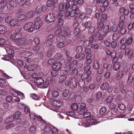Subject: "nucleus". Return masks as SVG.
Instances as JSON below:
<instances>
[{"mask_svg": "<svg viewBox=\"0 0 134 134\" xmlns=\"http://www.w3.org/2000/svg\"><path fill=\"white\" fill-rule=\"evenodd\" d=\"M77 82V81L74 78H70L69 80L65 81L64 83L66 86H69L71 88H73L76 87Z\"/></svg>", "mask_w": 134, "mask_h": 134, "instance_id": "nucleus-1", "label": "nucleus"}, {"mask_svg": "<svg viewBox=\"0 0 134 134\" xmlns=\"http://www.w3.org/2000/svg\"><path fill=\"white\" fill-rule=\"evenodd\" d=\"M72 10L70 12V16L72 17L75 16V15L78 14L79 13V9L77 5H74L71 7Z\"/></svg>", "mask_w": 134, "mask_h": 134, "instance_id": "nucleus-2", "label": "nucleus"}, {"mask_svg": "<svg viewBox=\"0 0 134 134\" xmlns=\"http://www.w3.org/2000/svg\"><path fill=\"white\" fill-rule=\"evenodd\" d=\"M43 25V23L40 17H37L35 19V22L34 25V28L38 29Z\"/></svg>", "mask_w": 134, "mask_h": 134, "instance_id": "nucleus-3", "label": "nucleus"}, {"mask_svg": "<svg viewBox=\"0 0 134 134\" xmlns=\"http://www.w3.org/2000/svg\"><path fill=\"white\" fill-rule=\"evenodd\" d=\"M24 29L25 30H27L29 32L33 31L34 30L33 27V24L32 22L27 23L23 27Z\"/></svg>", "mask_w": 134, "mask_h": 134, "instance_id": "nucleus-4", "label": "nucleus"}, {"mask_svg": "<svg viewBox=\"0 0 134 134\" xmlns=\"http://www.w3.org/2000/svg\"><path fill=\"white\" fill-rule=\"evenodd\" d=\"M87 110L86 104L84 103H82L80 105L79 110L78 111L77 113L79 115H82L85 112L87 111Z\"/></svg>", "mask_w": 134, "mask_h": 134, "instance_id": "nucleus-5", "label": "nucleus"}, {"mask_svg": "<svg viewBox=\"0 0 134 134\" xmlns=\"http://www.w3.org/2000/svg\"><path fill=\"white\" fill-rule=\"evenodd\" d=\"M128 72L127 68H126L125 69H124V71L122 70H120L117 74L116 80L118 81L122 77L125 73L127 74Z\"/></svg>", "mask_w": 134, "mask_h": 134, "instance_id": "nucleus-6", "label": "nucleus"}, {"mask_svg": "<svg viewBox=\"0 0 134 134\" xmlns=\"http://www.w3.org/2000/svg\"><path fill=\"white\" fill-rule=\"evenodd\" d=\"M18 40L17 44L20 47H23L24 46H27L29 43H28V41L26 40L25 38H20Z\"/></svg>", "mask_w": 134, "mask_h": 134, "instance_id": "nucleus-7", "label": "nucleus"}, {"mask_svg": "<svg viewBox=\"0 0 134 134\" xmlns=\"http://www.w3.org/2000/svg\"><path fill=\"white\" fill-rule=\"evenodd\" d=\"M55 15L52 13H49L47 14L46 18L47 22L51 23L54 21L55 20Z\"/></svg>", "mask_w": 134, "mask_h": 134, "instance_id": "nucleus-8", "label": "nucleus"}, {"mask_svg": "<svg viewBox=\"0 0 134 134\" xmlns=\"http://www.w3.org/2000/svg\"><path fill=\"white\" fill-rule=\"evenodd\" d=\"M48 92L49 93L50 97L51 98L50 99H53L54 97H57L59 95V92L58 91L54 90H51V88H49L48 91Z\"/></svg>", "mask_w": 134, "mask_h": 134, "instance_id": "nucleus-9", "label": "nucleus"}, {"mask_svg": "<svg viewBox=\"0 0 134 134\" xmlns=\"http://www.w3.org/2000/svg\"><path fill=\"white\" fill-rule=\"evenodd\" d=\"M85 123L86 124V125L84 126L85 127H89L91 125L97 123V120L95 119H89L87 121H86Z\"/></svg>", "mask_w": 134, "mask_h": 134, "instance_id": "nucleus-10", "label": "nucleus"}, {"mask_svg": "<svg viewBox=\"0 0 134 134\" xmlns=\"http://www.w3.org/2000/svg\"><path fill=\"white\" fill-rule=\"evenodd\" d=\"M17 2L15 1H10L9 4L7 6V8L8 9H12L13 8L16 6Z\"/></svg>", "mask_w": 134, "mask_h": 134, "instance_id": "nucleus-11", "label": "nucleus"}, {"mask_svg": "<svg viewBox=\"0 0 134 134\" xmlns=\"http://www.w3.org/2000/svg\"><path fill=\"white\" fill-rule=\"evenodd\" d=\"M95 33L96 37H98V39L99 40H101L104 39L107 35V34H101L99 31H97Z\"/></svg>", "mask_w": 134, "mask_h": 134, "instance_id": "nucleus-12", "label": "nucleus"}, {"mask_svg": "<svg viewBox=\"0 0 134 134\" xmlns=\"http://www.w3.org/2000/svg\"><path fill=\"white\" fill-rule=\"evenodd\" d=\"M52 77L51 76L48 77L46 79V81L43 83V87L42 86V88H46L49 85V82H51L52 80Z\"/></svg>", "mask_w": 134, "mask_h": 134, "instance_id": "nucleus-13", "label": "nucleus"}, {"mask_svg": "<svg viewBox=\"0 0 134 134\" xmlns=\"http://www.w3.org/2000/svg\"><path fill=\"white\" fill-rule=\"evenodd\" d=\"M44 9L43 5L41 4L37 5L36 9V13L39 14L43 11Z\"/></svg>", "mask_w": 134, "mask_h": 134, "instance_id": "nucleus-14", "label": "nucleus"}, {"mask_svg": "<svg viewBox=\"0 0 134 134\" xmlns=\"http://www.w3.org/2000/svg\"><path fill=\"white\" fill-rule=\"evenodd\" d=\"M62 66L60 62L56 63L53 65V69L55 71H58L60 69Z\"/></svg>", "mask_w": 134, "mask_h": 134, "instance_id": "nucleus-15", "label": "nucleus"}, {"mask_svg": "<svg viewBox=\"0 0 134 134\" xmlns=\"http://www.w3.org/2000/svg\"><path fill=\"white\" fill-rule=\"evenodd\" d=\"M100 66L99 61L98 60H95L93 62L92 67L95 70H97Z\"/></svg>", "mask_w": 134, "mask_h": 134, "instance_id": "nucleus-16", "label": "nucleus"}, {"mask_svg": "<svg viewBox=\"0 0 134 134\" xmlns=\"http://www.w3.org/2000/svg\"><path fill=\"white\" fill-rule=\"evenodd\" d=\"M15 65L19 69L21 68L24 65L23 62L21 60L17 59L15 61Z\"/></svg>", "mask_w": 134, "mask_h": 134, "instance_id": "nucleus-17", "label": "nucleus"}, {"mask_svg": "<svg viewBox=\"0 0 134 134\" xmlns=\"http://www.w3.org/2000/svg\"><path fill=\"white\" fill-rule=\"evenodd\" d=\"M121 66V65L119 62H115L113 65V68L114 70L115 71L119 70Z\"/></svg>", "mask_w": 134, "mask_h": 134, "instance_id": "nucleus-18", "label": "nucleus"}, {"mask_svg": "<svg viewBox=\"0 0 134 134\" xmlns=\"http://www.w3.org/2000/svg\"><path fill=\"white\" fill-rule=\"evenodd\" d=\"M85 66L84 70L86 71V72H87V74H91V71L90 69H91V66L90 64H86L85 63L84 64Z\"/></svg>", "mask_w": 134, "mask_h": 134, "instance_id": "nucleus-19", "label": "nucleus"}, {"mask_svg": "<svg viewBox=\"0 0 134 134\" xmlns=\"http://www.w3.org/2000/svg\"><path fill=\"white\" fill-rule=\"evenodd\" d=\"M35 83L38 85H42L44 82V80L41 78L39 77L36 79L34 81Z\"/></svg>", "mask_w": 134, "mask_h": 134, "instance_id": "nucleus-20", "label": "nucleus"}, {"mask_svg": "<svg viewBox=\"0 0 134 134\" xmlns=\"http://www.w3.org/2000/svg\"><path fill=\"white\" fill-rule=\"evenodd\" d=\"M60 101L57 100H52L50 102V103L54 106L59 107L60 105Z\"/></svg>", "mask_w": 134, "mask_h": 134, "instance_id": "nucleus-21", "label": "nucleus"}, {"mask_svg": "<svg viewBox=\"0 0 134 134\" xmlns=\"http://www.w3.org/2000/svg\"><path fill=\"white\" fill-rule=\"evenodd\" d=\"M91 54H87L86 58V60L85 63L88 64L91 63L92 62V59L91 58Z\"/></svg>", "mask_w": 134, "mask_h": 134, "instance_id": "nucleus-22", "label": "nucleus"}, {"mask_svg": "<svg viewBox=\"0 0 134 134\" xmlns=\"http://www.w3.org/2000/svg\"><path fill=\"white\" fill-rule=\"evenodd\" d=\"M109 87V85L106 82L102 83L100 86V88L102 90H106Z\"/></svg>", "mask_w": 134, "mask_h": 134, "instance_id": "nucleus-23", "label": "nucleus"}, {"mask_svg": "<svg viewBox=\"0 0 134 134\" xmlns=\"http://www.w3.org/2000/svg\"><path fill=\"white\" fill-rule=\"evenodd\" d=\"M53 40H47L46 42V45L47 46L49 47V48L51 49H54V46L52 44V41Z\"/></svg>", "mask_w": 134, "mask_h": 134, "instance_id": "nucleus-24", "label": "nucleus"}, {"mask_svg": "<svg viewBox=\"0 0 134 134\" xmlns=\"http://www.w3.org/2000/svg\"><path fill=\"white\" fill-rule=\"evenodd\" d=\"M7 0H2L0 1V9H2L4 8L7 3Z\"/></svg>", "mask_w": 134, "mask_h": 134, "instance_id": "nucleus-25", "label": "nucleus"}, {"mask_svg": "<svg viewBox=\"0 0 134 134\" xmlns=\"http://www.w3.org/2000/svg\"><path fill=\"white\" fill-rule=\"evenodd\" d=\"M120 11L121 13H123L126 16L129 13L128 10L126 9L125 8L123 7L122 8L120 9Z\"/></svg>", "mask_w": 134, "mask_h": 134, "instance_id": "nucleus-26", "label": "nucleus"}, {"mask_svg": "<svg viewBox=\"0 0 134 134\" xmlns=\"http://www.w3.org/2000/svg\"><path fill=\"white\" fill-rule=\"evenodd\" d=\"M100 21L102 22H105L107 20L108 18L107 15L105 13H102L100 16Z\"/></svg>", "mask_w": 134, "mask_h": 134, "instance_id": "nucleus-27", "label": "nucleus"}, {"mask_svg": "<svg viewBox=\"0 0 134 134\" xmlns=\"http://www.w3.org/2000/svg\"><path fill=\"white\" fill-rule=\"evenodd\" d=\"M7 30V28L6 26L3 25H0V34H4Z\"/></svg>", "mask_w": 134, "mask_h": 134, "instance_id": "nucleus-28", "label": "nucleus"}, {"mask_svg": "<svg viewBox=\"0 0 134 134\" xmlns=\"http://www.w3.org/2000/svg\"><path fill=\"white\" fill-rule=\"evenodd\" d=\"M58 9L60 12L64 11L66 10L65 5L63 3H61L59 5Z\"/></svg>", "mask_w": 134, "mask_h": 134, "instance_id": "nucleus-29", "label": "nucleus"}, {"mask_svg": "<svg viewBox=\"0 0 134 134\" xmlns=\"http://www.w3.org/2000/svg\"><path fill=\"white\" fill-rule=\"evenodd\" d=\"M83 47L81 45L77 46L76 49V51L77 53L80 54L83 51Z\"/></svg>", "mask_w": 134, "mask_h": 134, "instance_id": "nucleus-30", "label": "nucleus"}, {"mask_svg": "<svg viewBox=\"0 0 134 134\" xmlns=\"http://www.w3.org/2000/svg\"><path fill=\"white\" fill-rule=\"evenodd\" d=\"M51 126L50 125H45L44 127V131L47 132H50L52 129Z\"/></svg>", "mask_w": 134, "mask_h": 134, "instance_id": "nucleus-31", "label": "nucleus"}, {"mask_svg": "<svg viewBox=\"0 0 134 134\" xmlns=\"http://www.w3.org/2000/svg\"><path fill=\"white\" fill-rule=\"evenodd\" d=\"M65 40V38L62 35H59L57 36L56 38V40L57 42H63Z\"/></svg>", "mask_w": 134, "mask_h": 134, "instance_id": "nucleus-32", "label": "nucleus"}, {"mask_svg": "<svg viewBox=\"0 0 134 134\" xmlns=\"http://www.w3.org/2000/svg\"><path fill=\"white\" fill-rule=\"evenodd\" d=\"M14 93H12V95L14 96V95H15V97L16 96L18 95H19L21 97V99H22L24 97V95L23 93L20 92H17V93H16V92L14 91Z\"/></svg>", "mask_w": 134, "mask_h": 134, "instance_id": "nucleus-33", "label": "nucleus"}, {"mask_svg": "<svg viewBox=\"0 0 134 134\" xmlns=\"http://www.w3.org/2000/svg\"><path fill=\"white\" fill-rule=\"evenodd\" d=\"M10 37L12 39L17 40L19 39L21 37L18 36L17 35L14 33V34H12L10 35Z\"/></svg>", "mask_w": 134, "mask_h": 134, "instance_id": "nucleus-34", "label": "nucleus"}, {"mask_svg": "<svg viewBox=\"0 0 134 134\" xmlns=\"http://www.w3.org/2000/svg\"><path fill=\"white\" fill-rule=\"evenodd\" d=\"M70 63L71 62L70 61H68L66 63L65 66L66 69L69 71L71 70Z\"/></svg>", "mask_w": 134, "mask_h": 134, "instance_id": "nucleus-35", "label": "nucleus"}, {"mask_svg": "<svg viewBox=\"0 0 134 134\" xmlns=\"http://www.w3.org/2000/svg\"><path fill=\"white\" fill-rule=\"evenodd\" d=\"M36 131V127L33 126L31 127L29 129V133L30 134H34Z\"/></svg>", "mask_w": 134, "mask_h": 134, "instance_id": "nucleus-36", "label": "nucleus"}, {"mask_svg": "<svg viewBox=\"0 0 134 134\" xmlns=\"http://www.w3.org/2000/svg\"><path fill=\"white\" fill-rule=\"evenodd\" d=\"M24 57H28L31 56L32 54V53L30 51H26L25 52H23L22 54Z\"/></svg>", "mask_w": 134, "mask_h": 134, "instance_id": "nucleus-37", "label": "nucleus"}, {"mask_svg": "<svg viewBox=\"0 0 134 134\" xmlns=\"http://www.w3.org/2000/svg\"><path fill=\"white\" fill-rule=\"evenodd\" d=\"M104 26V24L102 22H99L97 26L98 30L100 31H101Z\"/></svg>", "mask_w": 134, "mask_h": 134, "instance_id": "nucleus-38", "label": "nucleus"}, {"mask_svg": "<svg viewBox=\"0 0 134 134\" xmlns=\"http://www.w3.org/2000/svg\"><path fill=\"white\" fill-rule=\"evenodd\" d=\"M127 28L129 30L134 29V21L129 23L128 25Z\"/></svg>", "mask_w": 134, "mask_h": 134, "instance_id": "nucleus-39", "label": "nucleus"}, {"mask_svg": "<svg viewBox=\"0 0 134 134\" xmlns=\"http://www.w3.org/2000/svg\"><path fill=\"white\" fill-rule=\"evenodd\" d=\"M107 111V109L105 107H103L101 108L99 110L100 114L101 115H104Z\"/></svg>", "mask_w": 134, "mask_h": 134, "instance_id": "nucleus-40", "label": "nucleus"}, {"mask_svg": "<svg viewBox=\"0 0 134 134\" xmlns=\"http://www.w3.org/2000/svg\"><path fill=\"white\" fill-rule=\"evenodd\" d=\"M133 41L132 37H130L126 40V44L127 46H129L132 44Z\"/></svg>", "mask_w": 134, "mask_h": 134, "instance_id": "nucleus-41", "label": "nucleus"}, {"mask_svg": "<svg viewBox=\"0 0 134 134\" xmlns=\"http://www.w3.org/2000/svg\"><path fill=\"white\" fill-rule=\"evenodd\" d=\"M18 21V20L17 19L12 18L10 23V24L12 26H14L17 24Z\"/></svg>", "mask_w": 134, "mask_h": 134, "instance_id": "nucleus-42", "label": "nucleus"}, {"mask_svg": "<svg viewBox=\"0 0 134 134\" xmlns=\"http://www.w3.org/2000/svg\"><path fill=\"white\" fill-rule=\"evenodd\" d=\"M21 30V29L20 27L17 28L15 30V33L18 36L21 37L22 36Z\"/></svg>", "mask_w": 134, "mask_h": 134, "instance_id": "nucleus-43", "label": "nucleus"}, {"mask_svg": "<svg viewBox=\"0 0 134 134\" xmlns=\"http://www.w3.org/2000/svg\"><path fill=\"white\" fill-rule=\"evenodd\" d=\"M71 109L74 111L76 110L78 108V106L77 104L76 103H73L72 104L71 106Z\"/></svg>", "mask_w": 134, "mask_h": 134, "instance_id": "nucleus-44", "label": "nucleus"}, {"mask_svg": "<svg viewBox=\"0 0 134 134\" xmlns=\"http://www.w3.org/2000/svg\"><path fill=\"white\" fill-rule=\"evenodd\" d=\"M21 115V113L19 111H16L13 115V118L14 119H16L20 116Z\"/></svg>", "mask_w": 134, "mask_h": 134, "instance_id": "nucleus-45", "label": "nucleus"}, {"mask_svg": "<svg viewBox=\"0 0 134 134\" xmlns=\"http://www.w3.org/2000/svg\"><path fill=\"white\" fill-rule=\"evenodd\" d=\"M67 78V77H66L65 76H64L61 75L59 78V83H62L66 80Z\"/></svg>", "mask_w": 134, "mask_h": 134, "instance_id": "nucleus-46", "label": "nucleus"}, {"mask_svg": "<svg viewBox=\"0 0 134 134\" xmlns=\"http://www.w3.org/2000/svg\"><path fill=\"white\" fill-rule=\"evenodd\" d=\"M109 30V26L108 25H105L104 27L103 30V31L104 32V33L107 34Z\"/></svg>", "mask_w": 134, "mask_h": 134, "instance_id": "nucleus-47", "label": "nucleus"}, {"mask_svg": "<svg viewBox=\"0 0 134 134\" xmlns=\"http://www.w3.org/2000/svg\"><path fill=\"white\" fill-rule=\"evenodd\" d=\"M78 85L81 87L82 88L85 85V81L82 80H79L78 82Z\"/></svg>", "mask_w": 134, "mask_h": 134, "instance_id": "nucleus-48", "label": "nucleus"}, {"mask_svg": "<svg viewBox=\"0 0 134 134\" xmlns=\"http://www.w3.org/2000/svg\"><path fill=\"white\" fill-rule=\"evenodd\" d=\"M118 107L120 110H123L125 109L126 106L122 103H120L119 104Z\"/></svg>", "mask_w": 134, "mask_h": 134, "instance_id": "nucleus-49", "label": "nucleus"}, {"mask_svg": "<svg viewBox=\"0 0 134 134\" xmlns=\"http://www.w3.org/2000/svg\"><path fill=\"white\" fill-rule=\"evenodd\" d=\"M64 23L63 19H58V26L59 27H61L63 25Z\"/></svg>", "mask_w": 134, "mask_h": 134, "instance_id": "nucleus-50", "label": "nucleus"}, {"mask_svg": "<svg viewBox=\"0 0 134 134\" xmlns=\"http://www.w3.org/2000/svg\"><path fill=\"white\" fill-rule=\"evenodd\" d=\"M95 31V28L93 26H91L89 27L88 33L89 34H92Z\"/></svg>", "mask_w": 134, "mask_h": 134, "instance_id": "nucleus-51", "label": "nucleus"}, {"mask_svg": "<svg viewBox=\"0 0 134 134\" xmlns=\"http://www.w3.org/2000/svg\"><path fill=\"white\" fill-rule=\"evenodd\" d=\"M52 127V134H57L58 133V129L53 126H51Z\"/></svg>", "mask_w": 134, "mask_h": 134, "instance_id": "nucleus-52", "label": "nucleus"}, {"mask_svg": "<svg viewBox=\"0 0 134 134\" xmlns=\"http://www.w3.org/2000/svg\"><path fill=\"white\" fill-rule=\"evenodd\" d=\"M96 98L97 99H100L102 96V93L100 91H99L95 94Z\"/></svg>", "mask_w": 134, "mask_h": 134, "instance_id": "nucleus-53", "label": "nucleus"}, {"mask_svg": "<svg viewBox=\"0 0 134 134\" xmlns=\"http://www.w3.org/2000/svg\"><path fill=\"white\" fill-rule=\"evenodd\" d=\"M73 64H74L76 65L77 64V66H79V68L81 67L83 65V64L82 63H81L80 64L79 63L78 64V61L77 60L75 59L73 61Z\"/></svg>", "mask_w": 134, "mask_h": 134, "instance_id": "nucleus-54", "label": "nucleus"}, {"mask_svg": "<svg viewBox=\"0 0 134 134\" xmlns=\"http://www.w3.org/2000/svg\"><path fill=\"white\" fill-rule=\"evenodd\" d=\"M26 16L25 15L22 14L20 15L18 17V19L20 20H22L26 19Z\"/></svg>", "mask_w": 134, "mask_h": 134, "instance_id": "nucleus-55", "label": "nucleus"}, {"mask_svg": "<svg viewBox=\"0 0 134 134\" xmlns=\"http://www.w3.org/2000/svg\"><path fill=\"white\" fill-rule=\"evenodd\" d=\"M131 51V48L129 47L125 49L124 52V54L125 55V56L128 55L129 54Z\"/></svg>", "mask_w": 134, "mask_h": 134, "instance_id": "nucleus-56", "label": "nucleus"}, {"mask_svg": "<svg viewBox=\"0 0 134 134\" xmlns=\"http://www.w3.org/2000/svg\"><path fill=\"white\" fill-rule=\"evenodd\" d=\"M36 65L33 64L29 66V70L30 71L34 70H35L36 68Z\"/></svg>", "mask_w": 134, "mask_h": 134, "instance_id": "nucleus-57", "label": "nucleus"}, {"mask_svg": "<svg viewBox=\"0 0 134 134\" xmlns=\"http://www.w3.org/2000/svg\"><path fill=\"white\" fill-rule=\"evenodd\" d=\"M29 116L30 118L32 120H35L36 118V114L35 113H30L29 114Z\"/></svg>", "mask_w": 134, "mask_h": 134, "instance_id": "nucleus-58", "label": "nucleus"}, {"mask_svg": "<svg viewBox=\"0 0 134 134\" xmlns=\"http://www.w3.org/2000/svg\"><path fill=\"white\" fill-rule=\"evenodd\" d=\"M32 98L35 100H39L40 99L39 97L37 94H32L31 95Z\"/></svg>", "mask_w": 134, "mask_h": 134, "instance_id": "nucleus-59", "label": "nucleus"}, {"mask_svg": "<svg viewBox=\"0 0 134 134\" xmlns=\"http://www.w3.org/2000/svg\"><path fill=\"white\" fill-rule=\"evenodd\" d=\"M12 118L13 116H11L9 118H6L5 121V123L7 124L12 122L13 121Z\"/></svg>", "mask_w": 134, "mask_h": 134, "instance_id": "nucleus-60", "label": "nucleus"}, {"mask_svg": "<svg viewBox=\"0 0 134 134\" xmlns=\"http://www.w3.org/2000/svg\"><path fill=\"white\" fill-rule=\"evenodd\" d=\"M82 115L83 118H87L90 116L91 114L90 112L86 111Z\"/></svg>", "mask_w": 134, "mask_h": 134, "instance_id": "nucleus-61", "label": "nucleus"}, {"mask_svg": "<svg viewBox=\"0 0 134 134\" xmlns=\"http://www.w3.org/2000/svg\"><path fill=\"white\" fill-rule=\"evenodd\" d=\"M96 37V33L95 34H93L90 37L89 39V41L91 43H92L94 41V38H95Z\"/></svg>", "mask_w": 134, "mask_h": 134, "instance_id": "nucleus-62", "label": "nucleus"}, {"mask_svg": "<svg viewBox=\"0 0 134 134\" xmlns=\"http://www.w3.org/2000/svg\"><path fill=\"white\" fill-rule=\"evenodd\" d=\"M103 67L104 69H108L109 68L110 69L111 67V65L107 63H105L103 64Z\"/></svg>", "mask_w": 134, "mask_h": 134, "instance_id": "nucleus-63", "label": "nucleus"}, {"mask_svg": "<svg viewBox=\"0 0 134 134\" xmlns=\"http://www.w3.org/2000/svg\"><path fill=\"white\" fill-rule=\"evenodd\" d=\"M112 38L113 40L116 41L119 39V36L117 34L114 33L113 35Z\"/></svg>", "mask_w": 134, "mask_h": 134, "instance_id": "nucleus-64", "label": "nucleus"}]
</instances>
